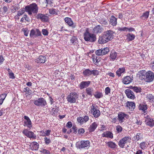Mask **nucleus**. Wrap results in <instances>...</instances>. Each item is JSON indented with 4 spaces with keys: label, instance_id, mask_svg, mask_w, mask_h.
I'll list each match as a JSON object with an SVG mask.
<instances>
[{
    "label": "nucleus",
    "instance_id": "f257e3e1",
    "mask_svg": "<svg viewBox=\"0 0 154 154\" xmlns=\"http://www.w3.org/2000/svg\"><path fill=\"white\" fill-rule=\"evenodd\" d=\"M114 33V32L111 30L104 32L102 35L99 37L98 43L100 44H104L111 40L113 38Z\"/></svg>",
    "mask_w": 154,
    "mask_h": 154
},
{
    "label": "nucleus",
    "instance_id": "f03ea898",
    "mask_svg": "<svg viewBox=\"0 0 154 154\" xmlns=\"http://www.w3.org/2000/svg\"><path fill=\"white\" fill-rule=\"evenodd\" d=\"M25 10L29 15L32 13L37 14L38 11L37 5L35 3H33L25 7Z\"/></svg>",
    "mask_w": 154,
    "mask_h": 154
},
{
    "label": "nucleus",
    "instance_id": "7ed1b4c3",
    "mask_svg": "<svg viewBox=\"0 0 154 154\" xmlns=\"http://www.w3.org/2000/svg\"><path fill=\"white\" fill-rule=\"evenodd\" d=\"M84 39L86 41L91 42H95L96 40V35L94 33H89L86 30L84 34Z\"/></svg>",
    "mask_w": 154,
    "mask_h": 154
},
{
    "label": "nucleus",
    "instance_id": "20e7f679",
    "mask_svg": "<svg viewBox=\"0 0 154 154\" xmlns=\"http://www.w3.org/2000/svg\"><path fill=\"white\" fill-rule=\"evenodd\" d=\"M90 145V142L89 140H82L77 142L75 146L77 149H88Z\"/></svg>",
    "mask_w": 154,
    "mask_h": 154
},
{
    "label": "nucleus",
    "instance_id": "39448f33",
    "mask_svg": "<svg viewBox=\"0 0 154 154\" xmlns=\"http://www.w3.org/2000/svg\"><path fill=\"white\" fill-rule=\"evenodd\" d=\"M79 98V95L75 92H71L66 97L68 102L70 103H75Z\"/></svg>",
    "mask_w": 154,
    "mask_h": 154
},
{
    "label": "nucleus",
    "instance_id": "423d86ee",
    "mask_svg": "<svg viewBox=\"0 0 154 154\" xmlns=\"http://www.w3.org/2000/svg\"><path fill=\"white\" fill-rule=\"evenodd\" d=\"M90 113L92 114L95 118H97L100 116V112L97 109V107L93 103L91 107Z\"/></svg>",
    "mask_w": 154,
    "mask_h": 154
},
{
    "label": "nucleus",
    "instance_id": "0eeeda50",
    "mask_svg": "<svg viewBox=\"0 0 154 154\" xmlns=\"http://www.w3.org/2000/svg\"><path fill=\"white\" fill-rule=\"evenodd\" d=\"M33 103L37 106H45L47 104L46 100L42 97L39 98L34 100Z\"/></svg>",
    "mask_w": 154,
    "mask_h": 154
},
{
    "label": "nucleus",
    "instance_id": "6e6552de",
    "mask_svg": "<svg viewBox=\"0 0 154 154\" xmlns=\"http://www.w3.org/2000/svg\"><path fill=\"white\" fill-rule=\"evenodd\" d=\"M131 142V138L129 136L125 137L120 140L119 143V145L122 148H123L125 146V143H130Z\"/></svg>",
    "mask_w": 154,
    "mask_h": 154
},
{
    "label": "nucleus",
    "instance_id": "1a4fd4ad",
    "mask_svg": "<svg viewBox=\"0 0 154 154\" xmlns=\"http://www.w3.org/2000/svg\"><path fill=\"white\" fill-rule=\"evenodd\" d=\"M109 51V48L106 47L97 50L95 51V54L97 56H102L108 53Z\"/></svg>",
    "mask_w": 154,
    "mask_h": 154
},
{
    "label": "nucleus",
    "instance_id": "9d476101",
    "mask_svg": "<svg viewBox=\"0 0 154 154\" xmlns=\"http://www.w3.org/2000/svg\"><path fill=\"white\" fill-rule=\"evenodd\" d=\"M145 122L146 125L150 127L154 126V120L149 116H146L145 117Z\"/></svg>",
    "mask_w": 154,
    "mask_h": 154
},
{
    "label": "nucleus",
    "instance_id": "9b49d317",
    "mask_svg": "<svg viewBox=\"0 0 154 154\" xmlns=\"http://www.w3.org/2000/svg\"><path fill=\"white\" fill-rule=\"evenodd\" d=\"M23 133L26 137L31 138L35 139L36 136L33 132L29 131L26 129H24L22 131Z\"/></svg>",
    "mask_w": 154,
    "mask_h": 154
},
{
    "label": "nucleus",
    "instance_id": "f8f14e48",
    "mask_svg": "<svg viewBox=\"0 0 154 154\" xmlns=\"http://www.w3.org/2000/svg\"><path fill=\"white\" fill-rule=\"evenodd\" d=\"M145 75L146 82H149L153 80L154 78V74L153 72L149 71L146 72Z\"/></svg>",
    "mask_w": 154,
    "mask_h": 154
},
{
    "label": "nucleus",
    "instance_id": "ddd939ff",
    "mask_svg": "<svg viewBox=\"0 0 154 154\" xmlns=\"http://www.w3.org/2000/svg\"><path fill=\"white\" fill-rule=\"evenodd\" d=\"M129 117V116L128 115L122 112H120L118 114V120L119 122L121 123L124 122L125 118L126 119H128Z\"/></svg>",
    "mask_w": 154,
    "mask_h": 154
},
{
    "label": "nucleus",
    "instance_id": "4468645a",
    "mask_svg": "<svg viewBox=\"0 0 154 154\" xmlns=\"http://www.w3.org/2000/svg\"><path fill=\"white\" fill-rule=\"evenodd\" d=\"M103 31V29L100 25H97L94 27L93 29L92 32L94 33L98 34L100 33Z\"/></svg>",
    "mask_w": 154,
    "mask_h": 154
},
{
    "label": "nucleus",
    "instance_id": "2eb2a0df",
    "mask_svg": "<svg viewBox=\"0 0 154 154\" xmlns=\"http://www.w3.org/2000/svg\"><path fill=\"white\" fill-rule=\"evenodd\" d=\"M37 19H40L43 22H47L48 20V17L45 14H38L37 16Z\"/></svg>",
    "mask_w": 154,
    "mask_h": 154
},
{
    "label": "nucleus",
    "instance_id": "dca6fc26",
    "mask_svg": "<svg viewBox=\"0 0 154 154\" xmlns=\"http://www.w3.org/2000/svg\"><path fill=\"white\" fill-rule=\"evenodd\" d=\"M125 92L128 98L131 99H134L135 98L134 93L131 90L129 89H126Z\"/></svg>",
    "mask_w": 154,
    "mask_h": 154
},
{
    "label": "nucleus",
    "instance_id": "f3484780",
    "mask_svg": "<svg viewBox=\"0 0 154 154\" xmlns=\"http://www.w3.org/2000/svg\"><path fill=\"white\" fill-rule=\"evenodd\" d=\"M39 144L36 142H33L32 143H30V144L29 145V148L31 150H37L39 148Z\"/></svg>",
    "mask_w": 154,
    "mask_h": 154
},
{
    "label": "nucleus",
    "instance_id": "a211bd4d",
    "mask_svg": "<svg viewBox=\"0 0 154 154\" xmlns=\"http://www.w3.org/2000/svg\"><path fill=\"white\" fill-rule=\"evenodd\" d=\"M24 118L26 120L24 122V126L26 125L28 128H31L32 126V122L29 118L28 116H24Z\"/></svg>",
    "mask_w": 154,
    "mask_h": 154
},
{
    "label": "nucleus",
    "instance_id": "6ab92c4d",
    "mask_svg": "<svg viewBox=\"0 0 154 154\" xmlns=\"http://www.w3.org/2000/svg\"><path fill=\"white\" fill-rule=\"evenodd\" d=\"M65 22L70 26L72 27V28H74L76 25L74 23L72 19L68 17H65L64 19Z\"/></svg>",
    "mask_w": 154,
    "mask_h": 154
},
{
    "label": "nucleus",
    "instance_id": "aec40b11",
    "mask_svg": "<svg viewBox=\"0 0 154 154\" xmlns=\"http://www.w3.org/2000/svg\"><path fill=\"white\" fill-rule=\"evenodd\" d=\"M133 77L126 76L122 79V82L125 84H128L131 82L133 80Z\"/></svg>",
    "mask_w": 154,
    "mask_h": 154
},
{
    "label": "nucleus",
    "instance_id": "412c9836",
    "mask_svg": "<svg viewBox=\"0 0 154 154\" xmlns=\"http://www.w3.org/2000/svg\"><path fill=\"white\" fill-rule=\"evenodd\" d=\"M117 18L112 15L109 18V24L112 26H115L117 23Z\"/></svg>",
    "mask_w": 154,
    "mask_h": 154
},
{
    "label": "nucleus",
    "instance_id": "4be33fe9",
    "mask_svg": "<svg viewBox=\"0 0 154 154\" xmlns=\"http://www.w3.org/2000/svg\"><path fill=\"white\" fill-rule=\"evenodd\" d=\"M126 107L131 111H132L135 108V104L134 102L128 101L126 103Z\"/></svg>",
    "mask_w": 154,
    "mask_h": 154
},
{
    "label": "nucleus",
    "instance_id": "5701e85b",
    "mask_svg": "<svg viewBox=\"0 0 154 154\" xmlns=\"http://www.w3.org/2000/svg\"><path fill=\"white\" fill-rule=\"evenodd\" d=\"M91 83L90 81H82L81 82L79 88L81 89H82L88 87Z\"/></svg>",
    "mask_w": 154,
    "mask_h": 154
},
{
    "label": "nucleus",
    "instance_id": "b1692460",
    "mask_svg": "<svg viewBox=\"0 0 154 154\" xmlns=\"http://www.w3.org/2000/svg\"><path fill=\"white\" fill-rule=\"evenodd\" d=\"M102 136L103 137L110 138L112 139L113 138V134L110 131H106L103 132Z\"/></svg>",
    "mask_w": 154,
    "mask_h": 154
},
{
    "label": "nucleus",
    "instance_id": "393cba45",
    "mask_svg": "<svg viewBox=\"0 0 154 154\" xmlns=\"http://www.w3.org/2000/svg\"><path fill=\"white\" fill-rule=\"evenodd\" d=\"M46 60V57L45 56L41 55L35 60V62L37 63H44Z\"/></svg>",
    "mask_w": 154,
    "mask_h": 154
},
{
    "label": "nucleus",
    "instance_id": "a878e982",
    "mask_svg": "<svg viewBox=\"0 0 154 154\" xmlns=\"http://www.w3.org/2000/svg\"><path fill=\"white\" fill-rule=\"evenodd\" d=\"M100 23L103 26L106 27L108 26V20L104 18H101L98 20Z\"/></svg>",
    "mask_w": 154,
    "mask_h": 154
},
{
    "label": "nucleus",
    "instance_id": "bb28decb",
    "mask_svg": "<svg viewBox=\"0 0 154 154\" xmlns=\"http://www.w3.org/2000/svg\"><path fill=\"white\" fill-rule=\"evenodd\" d=\"M92 60L94 63L95 65H97L99 62L100 61V57L95 56V55H92Z\"/></svg>",
    "mask_w": 154,
    "mask_h": 154
},
{
    "label": "nucleus",
    "instance_id": "cd10ccee",
    "mask_svg": "<svg viewBox=\"0 0 154 154\" xmlns=\"http://www.w3.org/2000/svg\"><path fill=\"white\" fill-rule=\"evenodd\" d=\"M97 126V124L95 122L91 125L88 128L89 132H92L94 131Z\"/></svg>",
    "mask_w": 154,
    "mask_h": 154
},
{
    "label": "nucleus",
    "instance_id": "c85d7f7f",
    "mask_svg": "<svg viewBox=\"0 0 154 154\" xmlns=\"http://www.w3.org/2000/svg\"><path fill=\"white\" fill-rule=\"evenodd\" d=\"M146 141L143 142L141 143L140 144V148L143 149H146L147 148L149 144V143Z\"/></svg>",
    "mask_w": 154,
    "mask_h": 154
},
{
    "label": "nucleus",
    "instance_id": "c756f323",
    "mask_svg": "<svg viewBox=\"0 0 154 154\" xmlns=\"http://www.w3.org/2000/svg\"><path fill=\"white\" fill-rule=\"evenodd\" d=\"M129 88L130 89H132L134 92L137 93H140L141 91V89L140 88L137 86H130Z\"/></svg>",
    "mask_w": 154,
    "mask_h": 154
},
{
    "label": "nucleus",
    "instance_id": "7c9ffc66",
    "mask_svg": "<svg viewBox=\"0 0 154 154\" xmlns=\"http://www.w3.org/2000/svg\"><path fill=\"white\" fill-rule=\"evenodd\" d=\"M126 39L128 41H131L133 40L135 37V35L132 33H128L126 35Z\"/></svg>",
    "mask_w": 154,
    "mask_h": 154
},
{
    "label": "nucleus",
    "instance_id": "2f4dec72",
    "mask_svg": "<svg viewBox=\"0 0 154 154\" xmlns=\"http://www.w3.org/2000/svg\"><path fill=\"white\" fill-rule=\"evenodd\" d=\"M139 109L143 111L144 113L145 114H146L147 112L146 110L147 109V105H140L139 107Z\"/></svg>",
    "mask_w": 154,
    "mask_h": 154
},
{
    "label": "nucleus",
    "instance_id": "473e14b6",
    "mask_svg": "<svg viewBox=\"0 0 154 154\" xmlns=\"http://www.w3.org/2000/svg\"><path fill=\"white\" fill-rule=\"evenodd\" d=\"M117 56V54L116 52L112 51L110 54L109 57L112 60L114 61L116 59Z\"/></svg>",
    "mask_w": 154,
    "mask_h": 154
},
{
    "label": "nucleus",
    "instance_id": "72a5a7b5",
    "mask_svg": "<svg viewBox=\"0 0 154 154\" xmlns=\"http://www.w3.org/2000/svg\"><path fill=\"white\" fill-rule=\"evenodd\" d=\"M125 72V69L124 67H122L121 68H119L116 71V74L118 76H121L122 73Z\"/></svg>",
    "mask_w": 154,
    "mask_h": 154
},
{
    "label": "nucleus",
    "instance_id": "f704fd0d",
    "mask_svg": "<svg viewBox=\"0 0 154 154\" xmlns=\"http://www.w3.org/2000/svg\"><path fill=\"white\" fill-rule=\"evenodd\" d=\"M149 11H146L143 13L142 15L140 17V18L143 20H146L149 17Z\"/></svg>",
    "mask_w": 154,
    "mask_h": 154
},
{
    "label": "nucleus",
    "instance_id": "c9c22d12",
    "mask_svg": "<svg viewBox=\"0 0 154 154\" xmlns=\"http://www.w3.org/2000/svg\"><path fill=\"white\" fill-rule=\"evenodd\" d=\"M93 90L92 88L89 87L86 89V92L87 94L91 97L93 95Z\"/></svg>",
    "mask_w": 154,
    "mask_h": 154
},
{
    "label": "nucleus",
    "instance_id": "e433bc0d",
    "mask_svg": "<svg viewBox=\"0 0 154 154\" xmlns=\"http://www.w3.org/2000/svg\"><path fill=\"white\" fill-rule=\"evenodd\" d=\"M83 74L85 76H88L91 75V70L89 69H87L83 71Z\"/></svg>",
    "mask_w": 154,
    "mask_h": 154
},
{
    "label": "nucleus",
    "instance_id": "4c0bfd02",
    "mask_svg": "<svg viewBox=\"0 0 154 154\" xmlns=\"http://www.w3.org/2000/svg\"><path fill=\"white\" fill-rule=\"evenodd\" d=\"M94 95L95 97L97 99L100 98L103 96L102 93L98 91L96 92L94 94Z\"/></svg>",
    "mask_w": 154,
    "mask_h": 154
},
{
    "label": "nucleus",
    "instance_id": "58836bf2",
    "mask_svg": "<svg viewBox=\"0 0 154 154\" xmlns=\"http://www.w3.org/2000/svg\"><path fill=\"white\" fill-rule=\"evenodd\" d=\"M107 144H108V146L109 147L112 149L115 148L116 146V144L112 141L108 142L107 143Z\"/></svg>",
    "mask_w": 154,
    "mask_h": 154
},
{
    "label": "nucleus",
    "instance_id": "ea45409f",
    "mask_svg": "<svg viewBox=\"0 0 154 154\" xmlns=\"http://www.w3.org/2000/svg\"><path fill=\"white\" fill-rule=\"evenodd\" d=\"M134 138L135 140H137L138 141L140 139H143V135L141 134L138 133L134 136Z\"/></svg>",
    "mask_w": 154,
    "mask_h": 154
},
{
    "label": "nucleus",
    "instance_id": "a19ab883",
    "mask_svg": "<svg viewBox=\"0 0 154 154\" xmlns=\"http://www.w3.org/2000/svg\"><path fill=\"white\" fill-rule=\"evenodd\" d=\"M7 96V94H3L0 96V104H2Z\"/></svg>",
    "mask_w": 154,
    "mask_h": 154
},
{
    "label": "nucleus",
    "instance_id": "79ce46f5",
    "mask_svg": "<svg viewBox=\"0 0 154 154\" xmlns=\"http://www.w3.org/2000/svg\"><path fill=\"white\" fill-rule=\"evenodd\" d=\"M132 122L133 123L136 124L137 125H141V122L140 120H138L136 118L133 119Z\"/></svg>",
    "mask_w": 154,
    "mask_h": 154
},
{
    "label": "nucleus",
    "instance_id": "37998d69",
    "mask_svg": "<svg viewBox=\"0 0 154 154\" xmlns=\"http://www.w3.org/2000/svg\"><path fill=\"white\" fill-rule=\"evenodd\" d=\"M23 92H25L26 94H28L29 95L31 94V91L29 89V88L27 87L24 88Z\"/></svg>",
    "mask_w": 154,
    "mask_h": 154
},
{
    "label": "nucleus",
    "instance_id": "c03bdc74",
    "mask_svg": "<svg viewBox=\"0 0 154 154\" xmlns=\"http://www.w3.org/2000/svg\"><path fill=\"white\" fill-rule=\"evenodd\" d=\"M58 109L57 108H53L51 112V114L53 116H55V115L58 112Z\"/></svg>",
    "mask_w": 154,
    "mask_h": 154
},
{
    "label": "nucleus",
    "instance_id": "a18cd8bd",
    "mask_svg": "<svg viewBox=\"0 0 154 154\" xmlns=\"http://www.w3.org/2000/svg\"><path fill=\"white\" fill-rule=\"evenodd\" d=\"M147 98L149 100V101L151 102L154 100V96L152 94H149L147 95Z\"/></svg>",
    "mask_w": 154,
    "mask_h": 154
},
{
    "label": "nucleus",
    "instance_id": "49530a36",
    "mask_svg": "<svg viewBox=\"0 0 154 154\" xmlns=\"http://www.w3.org/2000/svg\"><path fill=\"white\" fill-rule=\"evenodd\" d=\"M116 130L117 133H120L122 131V128L120 125H117L116 126Z\"/></svg>",
    "mask_w": 154,
    "mask_h": 154
},
{
    "label": "nucleus",
    "instance_id": "de8ad7c7",
    "mask_svg": "<svg viewBox=\"0 0 154 154\" xmlns=\"http://www.w3.org/2000/svg\"><path fill=\"white\" fill-rule=\"evenodd\" d=\"M50 130H48L45 131V132H44V133L42 134V135L43 136H48L50 134L51 132Z\"/></svg>",
    "mask_w": 154,
    "mask_h": 154
},
{
    "label": "nucleus",
    "instance_id": "09e8293b",
    "mask_svg": "<svg viewBox=\"0 0 154 154\" xmlns=\"http://www.w3.org/2000/svg\"><path fill=\"white\" fill-rule=\"evenodd\" d=\"M49 13L51 14H56V10L54 8H51L49 10Z\"/></svg>",
    "mask_w": 154,
    "mask_h": 154
},
{
    "label": "nucleus",
    "instance_id": "8fccbe9b",
    "mask_svg": "<svg viewBox=\"0 0 154 154\" xmlns=\"http://www.w3.org/2000/svg\"><path fill=\"white\" fill-rule=\"evenodd\" d=\"M44 140L45 143L47 145L49 144L51 142V140L46 137H44Z\"/></svg>",
    "mask_w": 154,
    "mask_h": 154
},
{
    "label": "nucleus",
    "instance_id": "3c124183",
    "mask_svg": "<svg viewBox=\"0 0 154 154\" xmlns=\"http://www.w3.org/2000/svg\"><path fill=\"white\" fill-rule=\"evenodd\" d=\"M91 74H93L94 76H97L99 75V72L98 70L96 69H94L91 70Z\"/></svg>",
    "mask_w": 154,
    "mask_h": 154
},
{
    "label": "nucleus",
    "instance_id": "603ef678",
    "mask_svg": "<svg viewBox=\"0 0 154 154\" xmlns=\"http://www.w3.org/2000/svg\"><path fill=\"white\" fill-rule=\"evenodd\" d=\"M25 11H26L25 10H24V9L20 10L17 12V15L18 16H20L23 14L24 13Z\"/></svg>",
    "mask_w": 154,
    "mask_h": 154
},
{
    "label": "nucleus",
    "instance_id": "864d4df0",
    "mask_svg": "<svg viewBox=\"0 0 154 154\" xmlns=\"http://www.w3.org/2000/svg\"><path fill=\"white\" fill-rule=\"evenodd\" d=\"M77 121L79 123H80V124H82L84 122L83 118L82 117H78L77 119Z\"/></svg>",
    "mask_w": 154,
    "mask_h": 154
},
{
    "label": "nucleus",
    "instance_id": "5fc2aeb1",
    "mask_svg": "<svg viewBox=\"0 0 154 154\" xmlns=\"http://www.w3.org/2000/svg\"><path fill=\"white\" fill-rule=\"evenodd\" d=\"M42 33L44 35H48V30L45 29H43L42 30Z\"/></svg>",
    "mask_w": 154,
    "mask_h": 154
},
{
    "label": "nucleus",
    "instance_id": "6e6d98bb",
    "mask_svg": "<svg viewBox=\"0 0 154 154\" xmlns=\"http://www.w3.org/2000/svg\"><path fill=\"white\" fill-rule=\"evenodd\" d=\"M36 35V32L34 29H32L30 33V36L31 37H33V36L34 35Z\"/></svg>",
    "mask_w": 154,
    "mask_h": 154
},
{
    "label": "nucleus",
    "instance_id": "4d7b16f0",
    "mask_svg": "<svg viewBox=\"0 0 154 154\" xmlns=\"http://www.w3.org/2000/svg\"><path fill=\"white\" fill-rule=\"evenodd\" d=\"M76 38L75 37H73L70 39V42L73 44H75L76 42Z\"/></svg>",
    "mask_w": 154,
    "mask_h": 154
},
{
    "label": "nucleus",
    "instance_id": "13d9d810",
    "mask_svg": "<svg viewBox=\"0 0 154 154\" xmlns=\"http://www.w3.org/2000/svg\"><path fill=\"white\" fill-rule=\"evenodd\" d=\"M41 152L44 154H51V153L49 151L45 149H43Z\"/></svg>",
    "mask_w": 154,
    "mask_h": 154
},
{
    "label": "nucleus",
    "instance_id": "bf43d9fd",
    "mask_svg": "<svg viewBox=\"0 0 154 154\" xmlns=\"http://www.w3.org/2000/svg\"><path fill=\"white\" fill-rule=\"evenodd\" d=\"M36 32V36H41L42 35L41 32L38 29H36L35 30Z\"/></svg>",
    "mask_w": 154,
    "mask_h": 154
},
{
    "label": "nucleus",
    "instance_id": "052dcab7",
    "mask_svg": "<svg viewBox=\"0 0 154 154\" xmlns=\"http://www.w3.org/2000/svg\"><path fill=\"white\" fill-rule=\"evenodd\" d=\"M105 93L106 95H108L110 92V89L109 87H106L105 89Z\"/></svg>",
    "mask_w": 154,
    "mask_h": 154
},
{
    "label": "nucleus",
    "instance_id": "680f3d73",
    "mask_svg": "<svg viewBox=\"0 0 154 154\" xmlns=\"http://www.w3.org/2000/svg\"><path fill=\"white\" fill-rule=\"evenodd\" d=\"M118 30L120 31H125L127 32L128 31V28L126 27L119 28Z\"/></svg>",
    "mask_w": 154,
    "mask_h": 154
},
{
    "label": "nucleus",
    "instance_id": "e2e57ef3",
    "mask_svg": "<svg viewBox=\"0 0 154 154\" xmlns=\"http://www.w3.org/2000/svg\"><path fill=\"white\" fill-rule=\"evenodd\" d=\"M9 77L10 78L14 79L15 78L14 74L13 72H10L9 73Z\"/></svg>",
    "mask_w": 154,
    "mask_h": 154
},
{
    "label": "nucleus",
    "instance_id": "0e129e2a",
    "mask_svg": "<svg viewBox=\"0 0 154 154\" xmlns=\"http://www.w3.org/2000/svg\"><path fill=\"white\" fill-rule=\"evenodd\" d=\"M85 132V130L83 128H80L78 130V132L79 134H82Z\"/></svg>",
    "mask_w": 154,
    "mask_h": 154
},
{
    "label": "nucleus",
    "instance_id": "69168bd1",
    "mask_svg": "<svg viewBox=\"0 0 154 154\" xmlns=\"http://www.w3.org/2000/svg\"><path fill=\"white\" fill-rule=\"evenodd\" d=\"M72 126V123L71 122H68L66 124V126L68 128H71Z\"/></svg>",
    "mask_w": 154,
    "mask_h": 154
},
{
    "label": "nucleus",
    "instance_id": "338daca9",
    "mask_svg": "<svg viewBox=\"0 0 154 154\" xmlns=\"http://www.w3.org/2000/svg\"><path fill=\"white\" fill-rule=\"evenodd\" d=\"M23 31L24 32V35L26 36H28V31L27 29H23Z\"/></svg>",
    "mask_w": 154,
    "mask_h": 154
},
{
    "label": "nucleus",
    "instance_id": "774afa93",
    "mask_svg": "<svg viewBox=\"0 0 154 154\" xmlns=\"http://www.w3.org/2000/svg\"><path fill=\"white\" fill-rule=\"evenodd\" d=\"M72 129L73 131V133L74 134H76L77 132V128L75 126H73Z\"/></svg>",
    "mask_w": 154,
    "mask_h": 154
}]
</instances>
